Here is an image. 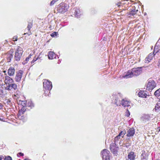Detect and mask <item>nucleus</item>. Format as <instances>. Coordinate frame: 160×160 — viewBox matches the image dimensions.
Here are the masks:
<instances>
[{
	"label": "nucleus",
	"instance_id": "f257e3e1",
	"mask_svg": "<svg viewBox=\"0 0 160 160\" xmlns=\"http://www.w3.org/2000/svg\"><path fill=\"white\" fill-rule=\"evenodd\" d=\"M43 86L44 89L48 91H45L44 94L45 96H49L50 94V91L52 89V82L46 79L43 80Z\"/></svg>",
	"mask_w": 160,
	"mask_h": 160
},
{
	"label": "nucleus",
	"instance_id": "f03ea898",
	"mask_svg": "<svg viewBox=\"0 0 160 160\" xmlns=\"http://www.w3.org/2000/svg\"><path fill=\"white\" fill-rule=\"evenodd\" d=\"M23 51L22 48L20 46H18L15 52L14 59L17 61H19L22 56Z\"/></svg>",
	"mask_w": 160,
	"mask_h": 160
},
{
	"label": "nucleus",
	"instance_id": "7ed1b4c3",
	"mask_svg": "<svg viewBox=\"0 0 160 160\" xmlns=\"http://www.w3.org/2000/svg\"><path fill=\"white\" fill-rule=\"evenodd\" d=\"M68 8V6L64 3H61L58 6L57 10L58 12L64 13L66 12Z\"/></svg>",
	"mask_w": 160,
	"mask_h": 160
},
{
	"label": "nucleus",
	"instance_id": "20e7f679",
	"mask_svg": "<svg viewBox=\"0 0 160 160\" xmlns=\"http://www.w3.org/2000/svg\"><path fill=\"white\" fill-rule=\"evenodd\" d=\"M103 160H110V152L106 149H104L101 152Z\"/></svg>",
	"mask_w": 160,
	"mask_h": 160
},
{
	"label": "nucleus",
	"instance_id": "39448f33",
	"mask_svg": "<svg viewBox=\"0 0 160 160\" xmlns=\"http://www.w3.org/2000/svg\"><path fill=\"white\" fill-rule=\"evenodd\" d=\"M133 76H137L140 75L142 72V68L137 67L134 68L131 70Z\"/></svg>",
	"mask_w": 160,
	"mask_h": 160
},
{
	"label": "nucleus",
	"instance_id": "423d86ee",
	"mask_svg": "<svg viewBox=\"0 0 160 160\" xmlns=\"http://www.w3.org/2000/svg\"><path fill=\"white\" fill-rule=\"evenodd\" d=\"M156 86V84L153 80H149L147 85L146 89L151 91Z\"/></svg>",
	"mask_w": 160,
	"mask_h": 160
},
{
	"label": "nucleus",
	"instance_id": "0eeeda50",
	"mask_svg": "<svg viewBox=\"0 0 160 160\" xmlns=\"http://www.w3.org/2000/svg\"><path fill=\"white\" fill-rule=\"evenodd\" d=\"M118 147L116 143H112L110 146V149L114 154H116L118 150Z\"/></svg>",
	"mask_w": 160,
	"mask_h": 160
},
{
	"label": "nucleus",
	"instance_id": "6e6552de",
	"mask_svg": "<svg viewBox=\"0 0 160 160\" xmlns=\"http://www.w3.org/2000/svg\"><path fill=\"white\" fill-rule=\"evenodd\" d=\"M131 104V102L126 99H122L121 100V105L124 107H130V108H131L130 105Z\"/></svg>",
	"mask_w": 160,
	"mask_h": 160
},
{
	"label": "nucleus",
	"instance_id": "1a4fd4ad",
	"mask_svg": "<svg viewBox=\"0 0 160 160\" xmlns=\"http://www.w3.org/2000/svg\"><path fill=\"white\" fill-rule=\"evenodd\" d=\"M113 97L115 98V103L117 106H120L121 103L120 99H122L120 95L119 94H118L117 95H114Z\"/></svg>",
	"mask_w": 160,
	"mask_h": 160
},
{
	"label": "nucleus",
	"instance_id": "9d476101",
	"mask_svg": "<svg viewBox=\"0 0 160 160\" xmlns=\"http://www.w3.org/2000/svg\"><path fill=\"white\" fill-rule=\"evenodd\" d=\"M21 108L19 110L17 115L18 118L19 119L23 118V116L22 115L23 114L26 110V107H20Z\"/></svg>",
	"mask_w": 160,
	"mask_h": 160
},
{
	"label": "nucleus",
	"instance_id": "9b49d317",
	"mask_svg": "<svg viewBox=\"0 0 160 160\" xmlns=\"http://www.w3.org/2000/svg\"><path fill=\"white\" fill-rule=\"evenodd\" d=\"M23 71L21 70H19L17 72L15 78V80L17 82H19L21 79Z\"/></svg>",
	"mask_w": 160,
	"mask_h": 160
},
{
	"label": "nucleus",
	"instance_id": "f8f14e48",
	"mask_svg": "<svg viewBox=\"0 0 160 160\" xmlns=\"http://www.w3.org/2000/svg\"><path fill=\"white\" fill-rule=\"evenodd\" d=\"M17 89V86L15 83H11L5 87V89L8 90H16Z\"/></svg>",
	"mask_w": 160,
	"mask_h": 160
},
{
	"label": "nucleus",
	"instance_id": "ddd939ff",
	"mask_svg": "<svg viewBox=\"0 0 160 160\" xmlns=\"http://www.w3.org/2000/svg\"><path fill=\"white\" fill-rule=\"evenodd\" d=\"M135 130L134 128H129L128 131L127 136L128 137H132L135 134Z\"/></svg>",
	"mask_w": 160,
	"mask_h": 160
},
{
	"label": "nucleus",
	"instance_id": "4468645a",
	"mask_svg": "<svg viewBox=\"0 0 160 160\" xmlns=\"http://www.w3.org/2000/svg\"><path fill=\"white\" fill-rule=\"evenodd\" d=\"M155 54L153 52L150 53L147 57L145 60V62L146 63H148L153 58V57Z\"/></svg>",
	"mask_w": 160,
	"mask_h": 160
},
{
	"label": "nucleus",
	"instance_id": "2eb2a0df",
	"mask_svg": "<svg viewBox=\"0 0 160 160\" xmlns=\"http://www.w3.org/2000/svg\"><path fill=\"white\" fill-rule=\"evenodd\" d=\"M151 114H144L141 117V120L143 122H146L150 120Z\"/></svg>",
	"mask_w": 160,
	"mask_h": 160
},
{
	"label": "nucleus",
	"instance_id": "dca6fc26",
	"mask_svg": "<svg viewBox=\"0 0 160 160\" xmlns=\"http://www.w3.org/2000/svg\"><path fill=\"white\" fill-rule=\"evenodd\" d=\"M14 82L13 79L10 77L8 76H6L5 77V82L7 84L9 85Z\"/></svg>",
	"mask_w": 160,
	"mask_h": 160
},
{
	"label": "nucleus",
	"instance_id": "f3484780",
	"mask_svg": "<svg viewBox=\"0 0 160 160\" xmlns=\"http://www.w3.org/2000/svg\"><path fill=\"white\" fill-rule=\"evenodd\" d=\"M48 57L49 59H52L54 58H56V55L54 52L50 51L48 52Z\"/></svg>",
	"mask_w": 160,
	"mask_h": 160
},
{
	"label": "nucleus",
	"instance_id": "a211bd4d",
	"mask_svg": "<svg viewBox=\"0 0 160 160\" xmlns=\"http://www.w3.org/2000/svg\"><path fill=\"white\" fill-rule=\"evenodd\" d=\"M15 69L13 67L10 68L8 70V74L9 76H13L15 73Z\"/></svg>",
	"mask_w": 160,
	"mask_h": 160
},
{
	"label": "nucleus",
	"instance_id": "6ab92c4d",
	"mask_svg": "<svg viewBox=\"0 0 160 160\" xmlns=\"http://www.w3.org/2000/svg\"><path fill=\"white\" fill-rule=\"evenodd\" d=\"M133 76V75L131 70L130 71H129L127 72L125 75L123 76L122 77L124 78L127 79L132 78Z\"/></svg>",
	"mask_w": 160,
	"mask_h": 160
},
{
	"label": "nucleus",
	"instance_id": "aec40b11",
	"mask_svg": "<svg viewBox=\"0 0 160 160\" xmlns=\"http://www.w3.org/2000/svg\"><path fill=\"white\" fill-rule=\"evenodd\" d=\"M138 95L139 97L142 98H146L147 96L146 92L143 91H140L138 93Z\"/></svg>",
	"mask_w": 160,
	"mask_h": 160
},
{
	"label": "nucleus",
	"instance_id": "412c9836",
	"mask_svg": "<svg viewBox=\"0 0 160 160\" xmlns=\"http://www.w3.org/2000/svg\"><path fill=\"white\" fill-rule=\"evenodd\" d=\"M74 15L77 18H79L80 17L81 13L80 10L78 8H76L74 10Z\"/></svg>",
	"mask_w": 160,
	"mask_h": 160
},
{
	"label": "nucleus",
	"instance_id": "4be33fe9",
	"mask_svg": "<svg viewBox=\"0 0 160 160\" xmlns=\"http://www.w3.org/2000/svg\"><path fill=\"white\" fill-rule=\"evenodd\" d=\"M18 103L19 105H21L20 107H26L27 105L26 101L19 100L18 102Z\"/></svg>",
	"mask_w": 160,
	"mask_h": 160
},
{
	"label": "nucleus",
	"instance_id": "5701e85b",
	"mask_svg": "<svg viewBox=\"0 0 160 160\" xmlns=\"http://www.w3.org/2000/svg\"><path fill=\"white\" fill-rule=\"evenodd\" d=\"M141 160H148V155L146 153L145 151L142 152L141 154Z\"/></svg>",
	"mask_w": 160,
	"mask_h": 160
},
{
	"label": "nucleus",
	"instance_id": "b1692460",
	"mask_svg": "<svg viewBox=\"0 0 160 160\" xmlns=\"http://www.w3.org/2000/svg\"><path fill=\"white\" fill-rule=\"evenodd\" d=\"M13 57V54L12 52L11 53V52H10L7 55V58L8 60V62H10L11 60L12 59Z\"/></svg>",
	"mask_w": 160,
	"mask_h": 160
},
{
	"label": "nucleus",
	"instance_id": "393cba45",
	"mask_svg": "<svg viewBox=\"0 0 160 160\" xmlns=\"http://www.w3.org/2000/svg\"><path fill=\"white\" fill-rule=\"evenodd\" d=\"M128 158L130 160H134L135 158L134 152H130L128 155Z\"/></svg>",
	"mask_w": 160,
	"mask_h": 160
},
{
	"label": "nucleus",
	"instance_id": "a878e982",
	"mask_svg": "<svg viewBox=\"0 0 160 160\" xmlns=\"http://www.w3.org/2000/svg\"><path fill=\"white\" fill-rule=\"evenodd\" d=\"M160 50V47L158 46V45H157V44L155 46L154 48V52L153 53L156 55Z\"/></svg>",
	"mask_w": 160,
	"mask_h": 160
},
{
	"label": "nucleus",
	"instance_id": "bb28decb",
	"mask_svg": "<svg viewBox=\"0 0 160 160\" xmlns=\"http://www.w3.org/2000/svg\"><path fill=\"white\" fill-rule=\"evenodd\" d=\"M138 12V10H136L135 9H133L130 12L129 15L134 16Z\"/></svg>",
	"mask_w": 160,
	"mask_h": 160
},
{
	"label": "nucleus",
	"instance_id": "cd10ccee",
	"mask_svg": "<svg viewBox=\"0 0 160 160\" xmlns=\"http://www.w3.org/2000/svg\"><path fill=\"white\" fill-rule=\"evenodd\" d=\"M126 133V132L125 130H123L120 132L119 135H118L120 137H121L122 138H123L125 134Z\"/></svg>",
	"mask_w": 160,
	"mask_h": 160
},
{
	"label": "nucleus",
	"instance_id": "c85d7f7f",
	"mask_svg": "<svg viewBox=\"0 0 160 160\" xmlns=\"http://www.w3.org/2000/svg\"><path fill=\"white\" fill-rule=\"evenodd\" d=\"M154 94L157 97L160 96V88L156 90L154 92Z\"/></svg>",
	"mask_w": 160,
	"mask_h": 160
},
{
	"label": "nucleus",
	"instance_id": "c756f323",
	"mask_svg": "<svg viewBox=\"0 0 160 160\" xmlns=\"http://www.w3.org/2000/svg\"><path fill=\"white\" fill-rule=\"evenodd\" d=\"M27 106L31 108H32L34 107V104L32 101H29Z\"/></svg>",
	"mask_w": 160,
	"mask_h": 160
},
{
	"label": "nucleus",
	"instance_id": "7c9ffc66",
	"mask_svg": "<svg viewBox=\"0 0 160 160\" xmlns=\"http://www.w3.org/2000/svg\"><path fill=\"white\" fill-rule=\"evenodd\" d=\"M154 109L155 110V111H160V105L157 103Z\"/></svg>",
	"mask_w": 160,
	"mask_h": 160
},
{
	"label": "nucleus",
	"instance_id": "2f4dec72",
	"mask_svg": "<svg viewBox=\"0 0 160 160\" xmlns=\"http://www.w3.org/2000/svg\"><path fill=\"white\" fill-rule=\"evenodd\" d=\"M31 55L30 54L28 56V57H27L26 58L25 60L22 62V64L24 65V64H25L26 63H27V62H28V61H29V58H31Z\"/></svg>",
	"mask_w": 160,
	"mask_h": 160
},
{
	"label": "nucleus",
	"instance_id": "473e14b6",
	"mask_svg": "<svg viewBox=\"0 0 160 160\" xmlns=\"http://www.w3.org/2000/svg\"><path fill=\"white\" fill-rule=\"evenodd\" d=\"M120 137L118 136V135L117 136L115 137L114 138V143H116L117 144V142L118 141L119 139H120Z\"/></svg>",
	"mask_w": 160,
	"mask_h": 160
},
{
	"label": "nucleus",
	"instance_id": "72a5a7b5",
	"mask_svg": "<svg viewBox=\"0 0 160 160\" xmlns=\"http://www.w3.org/2000/svg\"><path fill=\"white\" fill-rule=\"evenodd\" d=\"M32 24L31 23H29L28 24V25L27 26V28L28 30V31H29L30 30V29L32 27Z\"/></svg>",
	"mask_w": 160,
	"mask_h": 160
},
{
	"label": "nucleus",
	"instance_id": "f704fd0d",
	"mask_svg": "<svg viewBox=\"0 0 160 160\" xmlns=\"http://www.w3.org/2000/svg\"><path fill=\"white\" fill-rule=\"evenodd\" d=\"M57 35V32H54L52 33L51 34V36L52 37H55Z\"/></svg>",
	"mask_w": 160,
	"mask_h": 160
},
{
	"label": "nucleus",
	"instance_id": "c9c22d12",
	"mask_svg": "<svg viewBox=\"0 0 160 160\" xmlns=\"http://www.w3.org/2000/svg\"><path fill=\"white\" fill-rule=\"evenodd\" d=\"M5 160H12V158L10 156H8L7 157H5L4 158Z\"/></svg>",
	"mask_w": 160,
	"mask_h": 160
},
{
	"label": "nucleus",
	"instance_id": "e433bc0d",
	"mask_svg": "<svg viewBox=\"0 0 160 160\" xmlns=\"http://www.w3.org/2000/svg\"><path fill=\"white\" fill-rule=\"evenodd\" d=\"M130 115V112L128 109H127V111L126 112L125 116L128 117Z\"/></svg>",
	"mask_w": 160,
	"mask_h": 160
},
{
	"label": "nucleus",
	"instance_id": "4c0bfd02",
	"mask_svg": "<svg viewBox=\"0 0 160 160\" xmlns=\"http://www.w3.org/2000/svg\"><path fill=\"white\" fill-rule=\"evenodd\" d=\"M23 155L24 154L21 152H19L17 154V156L18 157H19L20 156H23Z\"/></svg>",
	"mask_w": 160,
	"mask_h": 160
},
{
	"label": "nucleus",
	"instance_id": "58836bf2",
	"mask_svg": "<svg viewBox=\"0 0 160 160\" xmlns=\"http://www.w3.org/2000/svg\"><path fill=\"white\" fill-rule=\"evenodd\" d=\"M6 103L8 105H10L11 103V101L10 100L8 99L6 101Z\"/></svg>",
	"mask_w": 160,
	"mask_h": 160
},
{
	"label": "nucleus",
	"instance_id": "ea45409f",
	"mask_svg": "<svg viewBox=\"0 0 160 160\" xmlns=\"http://www.w3.org/2000/svg\"><path fill=\"white\" fill-rule=\"evenodd\" d=\"M38 58L35 57L33 59L31 63H34L35 61H36L38 59Z\"/></svg>",
	"mask_w": 160,
	"mask_h": 160
},
{
	"label": "nucleus",
	"instance_id": "a19ab883",
	"mask_svg": "<svg viewBox=\"0 0 160 160\" xmlns=\"http://www.w3.org/2000/svg\"><path fill=\"white\" fill-rule=\"evenodd\" d=\"M56 2V1L54 0H52L50 3V5L52 6Z\"/></svg>",
	"mask_w": 160,
	"mask_h": 160
},
{
	"label": "nucleus",
	"instance_id": "79ce46f5",
	"mask_svg": "<svg viewBox=\"0 0 160 160\" xmlns=\"http://www.w3.org/2000/svg\"><path fill=\"white\" fill-rule=\"evenodd\" d=\"M3 93V91L2 88H0V95H2Z\"/></svg>",
	"mask_w": 160,
	"mask_h": 160
},
{
	"label": "nucleus",
	"instance_id": "37998d69",
	"mask_svg": "<svg viewBox=\"0 0 160 160\" xmlns=\"http://www.w3.org/2000/svg\"><path fill=\"white\" fill-rule=\"evenodd\" d=\"M13 39H15V41H17V37L14 36L13 38Z\"/></svg>",
	"mask_w": 160,
	"mask_h": 160
},
{
	"label": "nucleus",
	"instance_id": "c03bdc74",
	"mask_svg": "<svg viewBox=\"0 0 160 160\" xmlns=\"http://www.w3.org/2000/svg\"><path fill=\"white\" fill-rule=\"evenodd\" d=\"M3 105L2 104L0 103V109H2V108Z\"/></svg>",
	"mask_w": 160,
	"mask_h": 160
},
{
	"label": "nucleus",
	"instance_id": "a18cd8bd",
	"mask_svg": "<svg viewBox=\"0 0 160 160\" xmlns=\"http://www.w3.org/2000/svg\"><path fill=\"white\" fill-rule=\"evenodd\" d=\"M122 3V2H119L117 4V5L118 6V7H119L120 5L119 4H120Z\"/></svg>",
	"mask_w": 160,
	"mask_h": 160
},
{
	"label": "nucleus",
	"instance_id": "49530a36",
	"mask_svg": "<svg viewBox=\"0 0 160 160\" xmlns=\"http://www.w3.org/2000/svg\"><path fill=\"white\" fill-rule=\"evenodd\" d=\"M160 43V38H159V39H158V40L157 43V44L158 43Z\"/></svg>",
	"mask_w": 160,
	"mask_h": 160
},
{
	"label": "nucleus",
	"instance_id": "de8ad7c7",
	"mask_svg": "<svg viewBox=\"0 0 160 160\" xmlns=\"http://www.w3.org/2000/svg\"><path fill=\"white\" fill-rule=\"evenodd\" d=\"M28 34V35H30L31 34V32H29V33H24V35H26V34Z\"/></svg>",
	"mask_w": 160,
	"mask_h": 160
},
{
	"label": "nucleus",
	"instance_id": "09e8293b",
	"mask_svg": "<svg viewBox=\"0 0 160 160\" xmlns=\"http://www.w3.org/2000/svg\"><path fill=\"white\" fill-rule=\"evenodd\" d=\"M3 157L2 156H0V160H2V159Z\"/></svg>",
	"mask_w": 160,
	"mask_h": 160
},
{
	"label": "nucleus",
	"instance_id": "8fccbe9b",
	"mask_svg": "<svg viewBox=\"0 0 160 160\" xmlns=\"http://www.w3.org/2000/svg\"><path fill=\"white\" fill-rule=\"evenodd\" d=\"M157 103L159 104L160 105V99H159V101Z\"/></svg>",
	"mask_w": 160,
	"mask_h": 160
},
{
	"label": "nucleus",
	"instance_id": "3c124183",
	"mask_svg": "<svg viewBox=\"0 0 160 160\" xmlns=\"http://www.w3.org/2000/svg\"><path fill=\"white\" fill-rule=\"evenodd\" d=\"M24 160H30L28 158H26V159H25Z\"/></svg>",
	"mask_w": 160,
	"mask_h": 160
},
{
	"label": "nucleus",
	"instance_id": "603ef678",
	"mask_svg": "<svg viewBox=\"0 0 160 160\" xmlns=\"http://www.w3.org/2000/svg\"><path fill=\"white\" fill-rule=\"evenodd\" d=\"M129 146V145H126V147H127V148H128V146Z\"/></svg>",
	"mask_w": 160,
	"mask_h": 160
},
{
	"label": "nucleus",
	"instance_id": "864d4df0",
	"mask_svg": "<svg viewBox=\"0 0 160 160\" xmlns=\"http://www.w3.org/2000/svg\"><path fill=\"white\" fill-rule=\"evenodd\" d=\"M0 120H2V119L1 118H0Z\"/></svg>",
	"mask_w": 160,
	"mask_h": 160
},
{
	"label": "nucleus",
	"instance_id": "5fc2aeb1",
	"mask_svg": "<svg viewBox=\"0 0 160 160\" xmlns=\"http://www.w3.org/2000/svg\"><path fill=\"white\" fill-rule=\"evenodd\" d=\"M129 0H126V1H128Z\"/></svg>",
	"mask_w": 160,
	"mask_h": 160
}]
</instances>
